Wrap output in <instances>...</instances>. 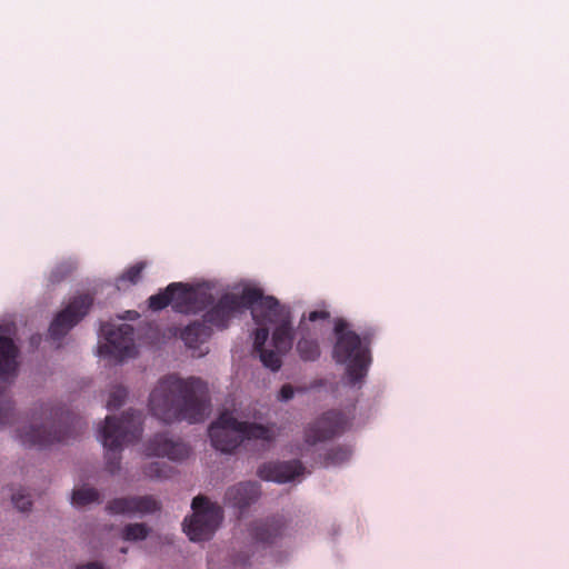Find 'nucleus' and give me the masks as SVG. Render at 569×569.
Masks as SVG:
<instances>
[{
    "label": "nucleus",
    "mask_w": 569,
    "mask_h": 569,
    "mask_svg": "<svg viewBox=\"0 0 569 569\" xmlns=\"http://www.w3.org/2000/svg\"><path fill=\"white\" fill-rule=\"evenodd\" d=\"M147 456L167 457L170 460H183L189 457L190 448L182 441H174L164 433L154 435L146 445Z\"/></svg>",
    "instance_id": "obj_16"
},
{
    "label": "nucleus",
    "mask_w": 569,
    "mask_h": 569,
    "mask_svg": "<svg viewBox=\"0 0 569 569\" xmlns=\"http://www.w3.org/2000/svg\"><path fill=\"white\" fill-rule=\"evenodd\" d=\"M71 502L77 507H84L92 502H100V493L91 487H80L72 491Z\"/></svg>",
    "instance_id": "obj_22"
},
{
    "label": "nucleus",
    "mask_w": 569,
    "mask_h": 569,
    "mask_svg": "<svg viewBox=\"0 0 569 569\" xmlns=\"http://www.w3.org/2000/svg\"><path fill=\"white\" fill-rule=\"evenodd\" d=\"M93 298L86 293L72 298L52 320L49 336L52 340L62 339L89 312Z\"/></svg>",
    "instance_id": "obj_11"
},
{
    "label": "nucleus",
    "mask_w": 569,
    "mask_h": 569,
    "mask_svg": "<svg viewBox=\"0 0 569 569\" xmlns=\"http://www.w3.org/2000/svg\"><path fill=\"white\" fill-rule=\"evenodd\" d=\"M269 338V329L264 326H259L254 330V339H253V349L254 351H259L261 349H264V343Z\"/></svg>",
    "instance_id": "obj_30"
},
{
    "label": "nucleus",
    "mask_w": 569,
    "mask_h": 569,
    "mask_svg": "<svg viewBox=\"0 0 569 569\" xmlns=\"http://www.w3.org/2000/svg\"><path fill=\"white\" fill-rule=\"evenodd\" d=\"M250 538L262 547H272L288 532V521L281 515H274L252 521L248 528Z\"/></svg>",
    "instance_id": "obj_13"
},
{
    "label": "nucleus",
    "mask_w": 569,
    "mask_h": 569,
    "mask_svg": "<svg viewBox=\"0 0 569 569\" xmlns=\"http://www.w3.org/2000/svg\"><path fill=\"white\" fill-rule=\"evenodd\" d=\"M351 455L352 450L348 446L332 447L325 453L323 465L326 467L340 466L347 462L350 459Z\"/></svg>",
    "instance_id": "obj_23"
},
{
    "label": "nucleus",
    "mask_w": 569,
    "mask_h": 569,
    "mask_svg": "<svg viewBox=\"0 0 569 569\" xmlns=\"http://www.w3.org/2000/svg\"><path fill=\"white\" fill-rule=\"evenodd\" d=\"M295 389L291 385L286 383L280 388L278 399L281 401H288L293 398Z\"/></svg>",
    "instance_id": "obj_32"
},
{
    "label": "nucleus",
    "mask_w": 569,
    "mask_h": 569,
    "mask_svg": "<svg viewBox=\"0 0 569 569\" xmlns=\"http://www.w3.org/2000/svg\"><path fill=\"white\" fill-rule=\"evenodd\" d=\"M76 569H104L99 562H88L86 565L78 566Z\"/></svg>",
    "instance_id": "obj_34"
},
{
    "label": "nucleus",
    "mask_w": 569,
    "mask_h": 569,
    "mask_svg": "<svg viewBox=\"0 0 569 569\" xmlns=\"http://www.w3.org/2000/svg\"><path fill=\"white\" fill-rule=\"evenodd\" d=\"M330 318V312L327 310H313L310 311L308 315V320L311 322L318 321V320H327Z\"/></svg>",
    "instance_id": "obj_33"
},
{
    "label": "nucleus",
    "mask_w": 569,
    "mask_h": 569,
    "mask_svg": "<svg viewBox=\"0 0 569 569\" xmlns=\"http://www.w3.org/2000/svg\"><path fill=\"white\" fill-rule=\"evenodd\" d=\"M212 335V329L203 320L188 325L181 332V339L188 348L196 349Z\"/></svg>",
    "instance_id": "obj_19"
},
{
    "label": "nucleus",
    "mask_w": 569,
    "mask_h": 569,
    "mask_svg": "<svg viewBox=\"0 0 569 569\" xmlns=\"http://www.w3.org/2000/svg\"><path fill=\"white\" fill-rule=\"evenodd\" d=\"M11 499L14 507L22 512L28 511L32 506L29 495H24L21 491L13 493Z\"/></svg>",
    "instance_id": "obj_31"
},
{
    "label": "nucleus",
    "mask_w": 569,
    "mask_h": 569,
    "mask_svg": "<svg viewBox=\"0 0 569 569\" xmlns=\"http://www.w3.org/2000/svg\"><path fill=\"white\" fill-rule=\"evenodd\" d=\"M159 508L158 501L151 496L116 498L107 506L113 515L151 513Z\"/></svg>",
    "instance_id": "obj_18"
},
{
    "label": "nucleus",
    "mask_w": 569,
    "mask_h": 569,
    "mask_svg": "<svg viewBox=\"0 0 569 569\" xmlns=\"http://www.w3.org/2000/svg\"><path fill=\"white\" fill-rule=\"evenodd\" d=\"M347 328L348 322L343 319L335 322L337 340L332 357L338 363L346 365L348 382L355 386L367 376L371 363L370 345L376 336V329L369 328L358 335Z\"/></svg>",
    "instance_id": "obj_3"
},
{
    "label": "nucleus",
    "mask_w": 569,
    "mask_h": 569,
    "mask_svg": "<svg viewBox=\"0 0 569 569\" xmlns=\"http://www.w3.org/2000/svg\"><path fill=\"white\" fill-rule=\"evenodd\" d=\"M299 329L301 333H303L305 325L302 321L300 322ZM297 351L303 361H315L320 357L321 353L317 339L307 337L305 335H302L298 340Z\"/></svg>",
    "instance_id": "obj_21"
},
{
    "label": "nucleus",
    "mask_w": 569,
    "mask_h": 569,
    "mask_svg": "<svg viewBox=\"0 0 569 569\" xmlns=\"http://www.w3.org/2000/svg\"><path fill=\"white\" fill-rule=\"evenodd\" d=\"M143 473L150 478H166L168 477V466L164 462H150L143 468Z\"/></svg>",
    "instance_id": "obj_28"
},
{
    "label": "nucleus",
    "mask_w": 569,
    "mask_h": 569,
    "mask_svg": "<svg viewBox=\"0 0 569 569\" xmlns=\"http://www.w3.org/2000/svg\"><path fill=\"white\" fill-rule=\"evenodd\" d=\"M121 552L126 553V552H127V549H126V548H122V549H121Z\"/></svg>",
    "instance_id": "obj_35"
},
{
    "label": "nucleus",
    "mask_w": 569,
    "mask_h": 569,
    "mask_svg": "<svg viewBox=\"0 0 569 569\" xmlns=\"http://www.w3.org/2000/svg\"><path fill=\"white\" fill-rule=\"evenodd\" d=\"M193 515L184 520L183 531L191 541L209 540L222 520V509L211 503L206 497L192 500Z\"/></svg>",
    "instance_id": "obj_9"
},
{
    "label": "nucleus",
    "mask_w": 569,
    "mask_h": 569,
    "mask_svg": "<svg viewBox=\"0 0 569 569\" xmlns=\"http://www.w3.org/2000/svg\"><path fill=\"white\" fill-rule=\"evenodd\" d=\"M303 471L305 467L299 460L269 461L258 468L257 475L264 481L286 483L302 475Z\"/></svg>",
    "instance_id": "obj_15"
},
{
    "label": "nucleus",
    "mask_w": 569,
    "mask_h": 569,
    "mask_svg": "<svg viewBox=\"0 0 569 569\" xmlns=\"http://www.w3.org/2000/svg\"><path fill=\"white\" fill-rule=\"evenodd\" d=\"M293 343L291 318L277 325L272 332V345L278 352L286 353Z\"/></svg>",
    "instance_id": "obj_20"
},
{
    "label": "nucleus",
    "mask_w": 569,
    "mask_h": 569,
    "mask_svg": "<svg viewBox=\"0 0 569 569\" xmlns=\"http://www.w3.org/2000/svg\"><path fill=\"white\" fill-rule=\"evenodd\" d=\"M106 343L99 347L101 356L112 357L116 360L131 358L136 353L133 327L128 323H104L100 328Z\"/></svg>",
    "instance_id": "obj_10"
},
{
    "label": "nucleus",
    "mask_w": 569,
    "mask_h": 569,
    "mask_svg": "<svg viewBox=\"0 0 569 569\" xmlns=\"http://www.w3.org/2000/svg\"><path fill=\"white\" fill-rule=\"evenodd\" d=\"M259 355V358L264 367L269 368L272 371H278L281 368L282 361L280 355L282 352L268 350V349H261L257 351Z\"/></svg>",
    "instance_id": "obj_25"
},
{
    "label": "nucleus",
    "mask_w": 569,
    "mask_h": 569,
    "mask_svg": "<svg viewBox=\"0 0 569 569\" xmlns=\"http://www.w3.org/2000/svg\"><path fill=\"white\" fill-rule=\"evenodd\" d=\"M213 297L210 292L194 289L182 282H172L163 291L149 298V308L159 311L171 306L179 313H197L209 308Z\"/></svg>",
    "instance_id": "obj_7"
},
{
    "label": "nucleus",
    "mask_w": 569,
    "mask_h": 569,
    "mask_svg": "<svg viewBox=\"0 0 569 569\" xmlns=\"http://www.w3.org/2000/svg\"><path fill=\"white\" fill-rule=\"evenodd\" d=\"M72 272V267L69 263H60L56 266L49 276V281L52 284L59 283L64 280Z\"/></svg>",
    "instance_id": "obj_29"
},
{
    "label": "nucleus",
    "mask_w": 569,
    "mask_h": 569,
    "mask_svg": "<svg viewBox=\"0 0 569 569\" xmlns=\"http://www.w3.org/2000/svg\"><path fill=\"white\" fill-rule=\"evenodd\" d=\"M259 297V291L251 287L243 288L240 295L224 293L209 306L202 319L211 329L224 330L234 317L243 313Z\"/></svg>",
    "instance_id": "obj_8"
},
{
    "label": "nucleus",
    "mask_w": 569,
    "mask_h": 569,
    "mask_svg": "<svg viewBox=\"0 0 569 569\" xmlns=\"http://www.w3.org/2000/svg\"><path fill=\"white\" fill-rule=\"evenodd\" d=\"M142 435V413L139 410H128L120 418L107 416L99 436L106 452V468L110 473L120 469V452L122 447L132 443Z\"/></svg>",
    "instance_id": "obj_5"
},
{
    "label": "nucleus",
    "mask_w": 569,
    "mask_h": 569,
    "mask_svg": "<svg viewBox=\"0 0 569 569\" xmlns=\"http://www.w3.org/2000/svg\"><path fill=\"white\" fill-rule=\"evenodd\" d=\"M260 496V485L254 481L239 482L227 489L224 503L237 509L241 516Z\"/></svg>",
    "instance_id": "obj_17"
},
{
    "label": "nucleus",
    "mask_w": 569,
    "mask_h": 569,
    "mask_svg": "<svg viewBox=\"0 0 569 569\" xmlns=\"http://www.w3.org/2000/svg\"><path fill=\"white\" fill-rule=\"evenodd\" d=\"M149 410L166 423L202 422L209 413L207 383L197 377L180 378L170 373L158 380L149 395Z\"/></svg>",
    "instance_id": "obj_1"
},
{
    "label": "nucleus",
    "mask_w": 569,
    "mask_h": 569,
    "mask_svg": "<svg viewBox=\"0 0 569 569\" xmlns=\"http://www.w3.org/2000/svg\"><path fill=\"white\" fill-rule=\"evenodd\" d=\"M349 418L341 411L328 410L305 430V440L309 445H316L329 440L347 430Z\"/></svg>",
    "instance_id": "obj_12"
},
{
    "label": "nucleus",
    "mask_w": 569,
    "mask_h": 569,
    "mask_svg": "<svg viewBox=\"0 0 569 569\" xmlns=\"http://www.w3.org/2000/svg\"><path fill=\"white\" fill-rule=\"evenodd\" d=\"M252 288L259 291L260 297L248 309L258 326H277L291 318L289 308L281 306L274 297L264 296L260 288Z\"/></svg>",
    "instance_id": "obj_14"
},
{
    "label": "nucleus",
    "mask_w": 569,
    "mask_h": 569,
    "mask_svg": "<svg viewBox=\"0 0 569 569\" xmlns=\"http://www.w3.org/2000/svg\"><path fill=\"white\" fill-rule=\"evenodd\" d=\"M149 528L144 523H130L122 530V538L128 541H138L147 538Z\"/></svg>",
    "instance_id": "obj_24"
},
{
    "label": "nucleus",
    "mask_w": 569,
    "mask_h": 569,
    "mask_svg": "<svg viewBox=\"0 0 569 569\" xmlns=\"http://www.w3.org/2000/svg\"><path fill=\"white\" fill-rule=\"evenodd\" d=\"M212 447L226 453L232 452L243 441L257 440L270 445L277 432L274 425L264 426L257 422L239 421L232 413L222 412L209 427Z\"/></svg>",
    "instance_id": "obj_4"
},
{
    "label": "nucleus",
    "mask_w": 569,
    "mask_h": 569,
    "mask_svg": "<svg viewBox=\"0 0 569 569\" xmlns=\"http://www.w3.org/2000/svg\"><path fill=\"white\" fill-rule=\"evenodd\" d=\"M13 329L8 323L0 325V428L16 421V409L9 387L19 372L20 349L13 340Z\"/></svg>",
    "instance_id": "obj_6"
},
{
    "label": "nucleus",
    "mask_w": 569,
    "mask_h": 569,
    "mask_svg": "<svg viewBox=\"0 0 569 569\" xmlns=\"http://www.w3.org/2000/svg\"><path fill=\"white\" fill-rule=\"evenodd\" d=\"M79 423V419L62 408L41 405L32 412L29 426L19 428L17 433L23 446L44 448L76 438L78 433L74 430Z\"/></svg>",
    "instance_id": "obj_2"
},
{
    "label": "nucleus",
    "mask_w": 569,
    "mask_h": 569,
    "mask_svg": "<svg viewBox=\"0 0 569 569\" xmlns=\"http://www.w3.org/2000/svg\"><path fill=\"white\" fill-rule=\"evenodd\" d=\"M128 397V390L123 386H114L110 393L107 401V408L109 410H116L119 409L126 401Z\"/></svg>",
    "instance_id": "obj_27"
},
{
    "label": "nucleus",
    "mask_w": 569,
    "mask_h": 569,
    "mask_svg": "<svg viewBox=\"0 0 569 569\" xmlns=\"http://www.w3.org/2000/svg\"><path fill=\"white\" fill-rule=\"evenodd\" d=\"M144 269V263L139 262L130 268H128L120 277L117 279V286L118 288H121L123 282H129L131 284H134L139 281L142 270Z\"/></svg>",
    "instance_id": "obj_26"
}]
</instances>
